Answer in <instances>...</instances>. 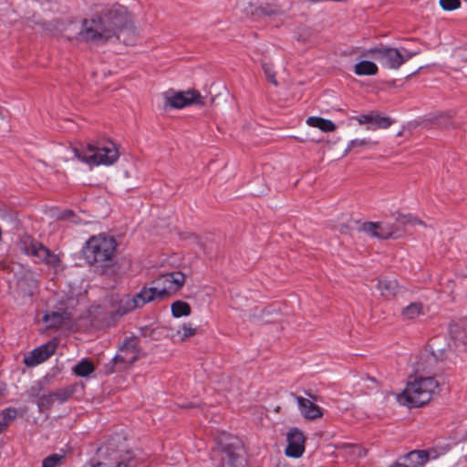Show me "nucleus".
I'll use <instances>...</instances> for the list:
<instances>
[{"label":"nucleus","mask_w":467,"mask_h":467,"mask_svg":"<svg viewBox=\"0 0 467 467\" xmlns=\"http://www.w3.org/2000/svg\"><path fill=\"white\" fill-rule=\"evenodd\" d=\"M437 123L445 129L454 127L452 123V115L440 116V118L437 119Z\"/></svg>","instance_id":"nucleus-38"},{"label":"nucleus","mask_w":467,"mask_h":467,"mask_svg":"<svg viewBox=\"0 0 467 467\" xmlns=\"http://www.w3.org/2000/svg\"><path fill=\"white\" fill-rule=\"evenodd\" d=\"M119 352L122 354L123 357H130V356L132 357V355H133L132 353L128 352V351H119ZM134 355L139 356V354H134Z\"/></svg>","instance_id":"nucleus-48"},{"label":"nucleus","mask_w":467,"mask_h":467,"mask_svg":"<svg viewBox=\"0 0 467 467\" xmlns=\"http://www.w3.org/2000/svg\"><path fill=\"white\" fill-rule=\"evenodd\" d=\"M165 105L173 109H182L191 105L204 106V98L196 89L186 91L168 90L165 93Z\"/></svg>","instance_id":"nucleus-10"},{"label":"nucleus","mask_w":467,"mask_h":467,"mask_svg":"<svg viewBox=\"0 0 467 467\" xmlns=\"http://www.w3.org/2000/svg\"><path fill=\"white\" fill-rule=\"evenodd\" d=\"M371 142L370 140H366V139H363V140H352L348 145V148H347V150H351L352 149L356 148V147H359V146H367V145H369Z\"/></svg>","instance_id":"nucleus-40"},{"label":"nucleus","mask_w":467,"mask_h":467,"mask_svg":"<svg viewBox=\"0 0 467 467\" xmlns=\"http://www.w3.org/2000/svg\"><path fill=\"white\" fill-rule=\"evenodd\" d=\"M76 387L74 385H69L65 388L57 389L52 393L55 398V400H57L60 403H64L73 396Z\"/></svg>","instance_id":"nucleus-29"},{"label":"nucleus","mask_w":467,"mask_h":467,"mask_svg":"<svg viewBox=\"0 0 467 467\" xmlns=\"http://www.w3.org/2000/svg\"><path fill=\"white\" fill-rule=\"evenodd\" d=\"M348 447L351 448V449L353 450V451H356V450H359V447H358V446H356V445H350V444H348Z\"/></svg>","instance_id":"nucleus-49"},{"label":"nucleus","mask_w":467,"mask_h":467,"mask_svg":"<svg viewBox=\"0 0 467 467\" xmlns=\"http://www.w3.org/2000/svg\"><path fill=\"white\" fill-rule=\"evenodd\" d=\"M297 401L302 416L309 420H316L323 417V410L308 399L292 394Z\"/></svg>","instance_id":"nucleus-15"},{"label":"nucleus","mask_w":467,"mask_h":467,"mask_svg":"<svg viewBox=\"0 0 467 467\" xmlns=\"http://www.w3.org/2000/svg\"><path fill=\"white\" fill-rule=\"evenodd\" d=\"M185 279L183 273L175 271L161 275L151 282V285L155 287L159 300H163L176 294L183 286Z\"/></svg>","instance_id":"nucleus-9"},{"label":"nucleus","mask_w":467,"mask_h":467,"mask_svg":"<svg viewBox=\"0 0 467 467\" xmlns=\"http://www.w3.org/2000/svg\"><path fill=\"white\" fill-rule=\"evenodd\" d=\"M263 70L266 77V79L269 82H271L272 84H274L275 86H277L278 82L275 78V72L273 70V68L270 66H268L267 64H264Z\"/></svg>","instance_id":"nucleus-37"},{"label":"nucleus","mask_w":467,"mask_h":467,"mask_svg":"<svg viewBox=\"0 0 467 467\" xmlns=\"http://www.w3.org/2000/svg\"><path fill=\"white\" fill-rule=\"evenodd\" d=\"M20 249L27 255L37 257L42 263L57 267L60 258L42 243L35 240L31 235L25 234L20 239Z\"/></svg>","instance_id":"nucleus-8"},{"label":"nucleus","mask_w":467,"mask_h":467,"mask_svg":"<svg viewBox=\"0 0 467 467\" xmlns=\"http://www.w3.org/2000/svg\"><path fill=\"white\" fill-rule=\"evenodd\" d=\"M432 452L435 451L414 450L406 453L403 458L409 460L414 467H421L429 461Z\"/></svg>","instance_id":"nucleus-19"},{"label":"nucleus","mask_w":467,"mask_h":467,"mask_svg":"<svg viewBox=\"0 0 467 467\" xmlns=\"http://www.w3.org/2000/svg\"><path fill=\"white\" fill-rule=\"evenodd\" d=\"M403 50L405 51L404 54L401 53V57H402V59H403V64L405 62L409 61L410 59H411L413 57H415L418 54H420L419 50H417V51H408L405 48H403Z\"/></svg>","instance_id":"nucleus-42"},{"label":"nucleus","mask_w":467,"mask_h":467,"mask_svg":"<svg viewBox=\"0 0 467 467\" xmlns=\"http://www.w3.org/2000/svg\"><path fill=\"white\" fill-rule=\"evenodd\" d=\"M361 231L372 237L379 239H389L394 237L396 228L393 224L383 223L365 222L361 225Z\"/></svg>","instance_id":"nucleus-14"},{"label":"nucleus","mask_w":467,"mask_h":467,"mask_svg":"<svg viewBox=\"0 0 467 467\" xmlns=\"http://www.w3.org/2000/svg\"><path fill=\"white\" fill-rule=\"evenodd\" d=\"M63 215L64 216H67V217H70V216H74L75 213L72 210H66L64 213H63Z\"/></svg>","instance_id":"nucleus-47"},{"label":"nucleus","mask_w":467,"mask_h":467,"mask_svg":"<svg viewBox=\"0 0 467 467\" xmlns=\"http://www.w3.org/2000/svg\"><path fill=\"white\" fill-rule=\"evenodd\" d=\"M77 157L89 165H111L119 159V150L113 142L107 146L88 144L82 151L76 150Z\"/></svg>","instance_id":"nucleus-7"},{"label":"nucleus","mask_w":467,"mask_h":467,"mask_svg":"<svg viewBox=\"0 0 467 467\" xmlns=\"http://www.w3.org/2000/svg\"><path fill=\"white\" fill-rule=\"evenodd\" d=\"M412 217L410 215H400L398 218V221H400L401 223H403V221H409L411 220Z\"/></svg>","instance_id":"nucleus-46"},{"label":"nucleus","mask_w":467,"mask_h":467,"mask_svg":"<svg viewBox=\"0 0 467 467\" xmlns=\"http://www.w3.org/2000/svg\"><path fill=\"white\" fill-rule=\"evenodd\" d=\"M373 114H361L356 118L359 124L373 123Z\"/></svg>","instance_id":"nucleus-41"},{"label":"nucleus","mask_w":467,"mask_h":467,"mask_svg":"<svg viewBox=\"0 0 467 467\" xmlns=\"http://www.w3.org/2000/svg\"><path fill=\"white\" fill-rule=\"evenodd\" d=\"M449 332L454 339L467 345V318L451 323Z\"/></svg>","instance_id":"nucleus-20"},{"label":"nucleus","mask_w":467,"mask_h":467,"mask_svg":"<svg viewBox=\"0 0 467 467\" xmlns=\"http://www.w3.org/2000/svg\"><path fill=\"white\" fill-rule=\"evenodd\" d=\"M392 123H393V120L389 117H383L379 114H376L373 117V124H375L378 128L387 129Z\"/></svg>","instance_id":"nucleus-34"},{"label":"nucleus","mask_w":467,"mask_h":467,"mask_svg":"<svg viewBox=\"0 0 467 467\" xmlns=\"http://www.w3.org/2000/svg\"><path fill=\"white\" fill-rule=\"evenodd\" d=\"M181 407L184 408V409H192V408H199V407H201V404H195L193 402H188V403L181 405Z\"/></svg>","instance_id":"nucleus-45"},{"label":"nucleus","mask_w":467,"mask_h":467,"mask_svg":"<svg viewBox=\"0 0 467 467\" xmlns=\"http://www.w3.org/2000/svg\"><path fill=\"white\" fill-rule=\"evenodd\" d=\"M355 73L358 76H374L378 73V66L369 60H362L355 65Z\"/></svg>","instance_id":"nucleus-24"},{"label":"nucleus","mask_w":467,"mask_h":467,"mask_svg":"<svg viewBox=\"0 0 467 467\" xmlns=\"http://www.w3.org/2000/svg\"><path fill=\"white\" fill-rule=\"evenodd\" d=\"M244 451V443L237 436L223 432L212 451V460L217 467H237Z\"/></svg>","instance_id":"nucleus-6"},{"label":"nucleus","mask_w":467,"mask_h":467,"mask_svg":"<svg viewBox=\"0 0 467 467\" xmlns=\"http://www.w3.org/2000/svg\"><path fill=\"white\" fill-rule=\"evenodd\" d=\"M58 346L57 339H52L38 348H35L24 358L27 367H35L48 359L56 351Z\"/></svg>","instance_id":"nucleus-12"},{"label":"nucleus","mask_w":467,"mask_h":467,"mask_svg":"<svg viewBox=\"0 0 467 467\" xmlns=\"http://www.w3.org/2000/svg\"><path fill=\"white\" fill-rule=\"evenodd\" d=\"M182 335L181 340L184 341L186 338L193 337L197 333V329L192 327L191 324H183L182 327Z\"/></svg>","instance_id":"nucleus-36"},{"label":"nucleus","mask_w":467,"mask_h":467,"mask_svg":"<svg viewBox=\"0 0 467 467\" xmlns=\"http://www.w3.org/2000/svg\"><path fill=\"white\" fill-rule=\"evenodd\" d=\"M187 238L192 239L195 244H197L200 246L201 249L204 251V244L201 241L200 237L197 234L192 233L189 234Z\"/></svg>","instance_id":"nucleus-43"},{"label":"nucleus","mask_w":467,"mask_h":467,"mask_svg":"<svg viewBox=\"0 0 467 467\" xmlns=\"http://www.w3.org/2000/svg\"><path fill=\"white\" fill-rule=\"evenodd\" d=\"M367 55L390 69H398L403 65L401 52L396 47L380 44L379 47L369 48Z\"/></svg>","instance_id":"nucleus-11"},{"label":"nucleus","mask_w":467,"mask_h":467,"mask_svg":"<svg viewBox=\"0 0 467 467\" xmlns=\"http://www.w3.org/2000/svg\"><path fill=\"white\" fill-rule=\"evenodd\" d=\"M171 314L174 317L179 318L182 317H188L192 313V307L189 303L177 300L171 306Z\"/></svg>","instance_id":"nucleus-28"},{"label":"nucleus","mask_w":467,"mask_h":467,"mask_svg":"<svg viewBox=\"0 0 467 467\" xmlns=\"http://www.w3.org/2000/svg\"><path fill=\"white\" fill-rule=\"evenodd\" d=\"M270 314H272L271 309L268 308V307H265V308H263L261 310V314L260 315L254 314L253 316V318L256 319V320H261L263 323H271V322H273V320L265 317V316L270 315Z\"/></svg>","instance_id":"nucleus-39"},{"label":"nucleus","mask_w":467,"mask_h":467,"mask_svg":"<svg viewBox=\"0 0 467 467\" xmlns=\"http://www.w3.org/2000/svg\"><path fill=\"white\" fill-rule=\"evenodd\" d=\"M378 289L386 299L394 298L400 292V286L396 279H379L378 281Z\"/></svg>","instance_id":"nucleus-18"},{"label":"nucleus","mask_w":467,"mask_h":467,"mask_svg":"<svg viewBox=\"0 0 467 467\" xmlns=\"http://www.w3.org/2000/svg\"><path fill=\"white\" fill-rule=\"evenodd\" d=\"M281 14L282 11L277 5L265 4L255 6L251 12V16L254 20H259L265 16H274Z\"/></svg>","instance_id":"nucleus-21"},{"label":"nucleus","mask_w":467,"mask_h":467,"mask_svg":"<svg viewBox=\"0 0 467 467\" xmlns=\"http://www.w3.org/2000/svg\"><path fill=\"white\" fill-rule=\"evenodd\" d=\"M441 8L445 11H453L461 6L460 0H440Z\"/></svg>","instance_id":"nucleus-35"},{"label":"nucleus","mask_w":467,"mask_h":467,"mask_svg":"<svg viewBox=\"0 0 467 467\" xmlns=\"http://www.w3.org/2000/svg\"><path fill=\"white\" fill-rule=\"evenodd\" d=\"M136 308L138 306L135 299L131 296L127 295L119 299L116 312L119 316H124Z\"/></svg>","instance_id":"nucleus-26"},{"label":"nucleus","mask_w":467,"mask_h":467,"mask_svg":"<svg viewBox=\"0 0 467 467\" xmlns=\"http://www.w3.org/2000/svg\"><path fill=\"white\" fill-rule=\"evenodd\" d=\"M139 359V356L132 355V357H123L119 352L109 363L105 364L104 370L106 374H112L116 371H121Z\"/></svg>","instance_id":"nucleus-16"},{"label":"nucleus","mask_w":467,"mask_h":467,"mask_svg":"<svg viewBox=\"0 0 467 467\" xmlns=\"http://www.w3.org/2000/svg\"><path fill=\"white\" fill-rule=\"evenodd\" d=\"M70 319V314L64 309L62 311H52L45 314L43 321L49 328H59L67 320Z\"/></svg>","instance_id":"nucleus-17"},{"label":"nucleus","mask_w":467,"mask_h":467,"mask_svg":"<svg viewBox=\"0 0 467 467\" xmlns=\"http://www.w3.org/2000/svg\"><path fill=\"white\" fill-rule=\"evenodd\" d=\"M389 467H391V465Z\"/></svg>","instance_id":"nucleus-51"},{"label":"nucleus","mask_w":467,"mask_h":467,"mask_svg":"<svg viewBox=\"0 0 467 467\" xmlns=\"http://www.w3.org/2000/svg\"><path fill=\"white\" fill-rule=\"evenodd\" d=\"M55 398L52 392L43 394L37 400V405L40 410H49L54 404Z\"/></svg>","instance_id":"nucleus-33"},{"label":"nucleus","mask_w":467,"mask_h":467,"mask_svg":"<svg viewBox=\"0 0 467 467\" xmlns=\"http://www.w3.org/2000/svg\"><path fill=\"white\" fill-rule=\"evenodd\" d=\"M407 223H410L412 225L420 224V225L425 226V223L422 220L415 218V217H412V219L409 220V221H403V224H407Z\"/></svg>","instance_id":"nucleus-44"},{"label":"nucleus","mask_w":467,"mask_h":467,"mask_svg":"<svg viewBox=\"0 0 467 467\" xmlns=\"http://www.w3.org/2000/svg\"><path fill=\"white\" fill-rule=\"evenodd\" d=\"M439 383L434 377H420L409 382L398 396L400 404L408 407H421L427 404L438 392Z\"/></svg>","instance_id":"nucleus-4"},{"label":"nucleus","mask_w":467,"mask_h":467,"mask_svg":"<svg viewBox=\"0 0 467 467\" xmlns=\"http://www.w3.org/2000/svg\"><path fill=\"white\" fill-rule=\"evenodd\" d=\"M132 298L135 299L138 307H141L151 301L159 300V296L153 285L150 287H142L139 293L132 296Z\"/></svg>","instance_id":"nucleus-22"},{"label":"nucleus","mask_w":467,"mask_h":467,"mask_svg":"<svg viewBox=\"0 0 467 467\" xmlns=\"http://www.w3.org/2000/svg\"><path fill=\"white\" fill-rule=\"evenodd\" d=\"M421 311L422 304L420 302H415L404 307L401 311V315L405 319H413L418 317Z\"/></svg>","instance_id":"nucleus-30"},{"label":"nucleus","mask_w":467,"mask_h":467,"mask_svg":"<svg viewBox=\"0 0 467 467\" xmlns=\"http://www.w3.org/2000/svg\"><path fill=\"white\" fill-rule=\"evenodd\" d=\"M306 394L308 397L312 398L313 400H317L316 396H315V395H312L310 392H306Z\"/></svg>","instance_id":"nucleus-50"},{"label":"nucleus","mask_w":467,"mask_h":467,"mask_svg":"<svg viewBox=\"0 0 467 467\" xmlns=\"http://www.w3.org/2000/svg\"><path fill=\"white\" fill-rule=\"evenodd\" d=\"M73 372L78 377H88L95 370V366L88 358L81 359L74 368Z\"/></svg>","instance_id":"nucleus-27"},{"label":"nucleus","mask_w":467,"mask_h":467,"mask_svg":"<svg viewBox=\"0 0 467 467\" xmlns=\"http://www.w3.org/2000/svg\"><path fill=\"white\" fill-rule=\"evenodd\" d=\"M92 467H148V463L130 449L125 438L118 437L106 445L104 460Z\"/></svg>","instance_id":"nucleus-3"},{"label":"nucleus","mask_w":467,"mask_h":467,"mask_svg":"<svg viewBox=\"0 0 467 467\" xmlns=\"http://www.w3.org/2000/svg\"><path fill=\"white\" fill-rule=\"evenodd\" d=\"M306 122L310 127L317 128L324 132L334 131L337 129L336 124L332 120L321 117H308Z\"/></svg>","instance_id":"nucleus-23"},{"label":"nucleus","mask_w":467,"mask_h":467,"mask_svg":"<svg viewBox=\"0 0 467 467\" xmlns=\"http://www.w3.org/2000/svg\"><path fill=\"white\" fill-rule=\"evenodd\" d=\"M65 456L62 454L53 453L47 456L42 462V467H59Z\"/></svg>","instance_id":"nucleus-31"},{"label":"nucleus","mask_w":467,"mask_h":467,"mask_svg":"<svg viewBox=\"0 0 467 467\" xmlns=\"http://www.w3.org/2000/svg\"><path fill=\"white\" fill-rule=\"evenodd\" d=\"M91 25L97 44L115 36L125 45L132 46L138 36L137 28L128 8L118 3L102 11L99 16L92 17Z\"/></svg>","instance_id":"nucleus-1"},{"label":"nucleus","mask_w":467,"mask_h":467,"mask_svg":"<svg viewBox=\"0 0 467 467\" xmlns=\"http://www.w3.org/2000/svg\"><path fill=\"white\" fill-rule=\"evenodd\" d=\"M119 351H128L132 354H139L138 341L136 337H128L124 340Z\"/></svg>","instance_id":"nucleus-32"},{"label":"nucleus","mask_w":467,"mask_h":467,"mask_svg":"<svg viewBox=\"0 0 467 467\" xmlns=\"http://www.w3.org/2000/svg\"><path fill=\"white\" fill-rule=\"evenodd\" d=\"M17 416V410L14 407H9L0 412V434L5 432L8 428L10 422Z\"/></svg>","instance_id":"nucleus-25"},{"label":"nucleus","mask_w":467,"mask_h":467,"mask_svg":"<svg viewBox=\"0 0 467 467\" xmlns=\"http://www.w3.org/2000/svg\"><path fill=\"white\" fill-rule=\"evenodd\" d=\"M40 26L54 36L65 37L68 41L76 40L78 42L96 43V35L93 25H91V19H83L80 26L73 21L64 22L58 20L55 23L44 22Z\"/></svg>","instance_id":"nucleus-5"},{"label":"nucleus","mask_w":467,"mask_h":467,"mask_svg":"<svg viewBox=\"0 0 467 467\" xmlns=\"http://www.w3.org/2000/svg\"><path fill=\"white\" fill-rule=\"evenodd\" d=\"M286 441L285 455L292 458L301 457L305 451L304 433L297 428H292L287 432Z\"/></svg>","instance_id":"nucleus-13"},{"label":"nucleus","mask_w":467,"mask_h":467,"mask_svg":"<svg viewBox=\"0 0 467 467\" xmlns=\"http://www.w3.org/2000/svg\"><path fill=\"white\" fill-rule=\"evenodd\" d=\"M117 241L113 236L99 234L90 236L81 249L86 263L100 275L115 273Z\"/></svg>","instance_id":"nucleus-2"}]
</instances>
